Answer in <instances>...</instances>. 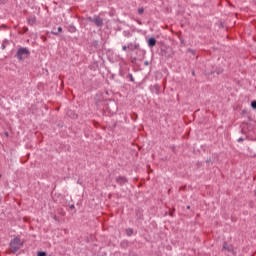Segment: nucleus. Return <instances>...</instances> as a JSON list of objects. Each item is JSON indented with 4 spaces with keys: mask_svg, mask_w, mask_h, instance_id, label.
Here are the masks:
<instances>
[{
    "mask_svg": "<svg viewBox=\"0 0 256 256\" xmlns=\"http://www.w3.org/2000/svg\"><path fill=\"white\" fill-rule=\"evenodd\" d=\"M156 44H157V40H155V38H150L148 40L149 47H155Z\"/></svg>",
    "mask_w": 256,
    "mask_h": 256,
    "instance_id": "4",
    "label": "nucleus"
},
{
    "mask_svg": "<svg viewBox=\"0 0 256 256\" xmlns=\"http://www.w3.org/2000/svg\"><path fill=\"white\" fill-rule=\"evenodd\" d=\"M94 23L97 25V27H101V25H103V20H101V18H95Z\"/></svg>",
    "mask_w": 256,
    "mask_h": 256,
    "instance_id": "5",
    "label": "nucleus"
},
{
    "mask_svg": "<svg viewBox=\"0 0 256 256\" xmlns=\"http://www.w3.org/2000/svg\"><path fill=\"white\" fill-rule=\"evenodd\" d=\"M126 235L128 237H131V235H133V229H131V228L126 229Z\"/></svg>",
    "mask_w": 256,
    "mask_h": 256,
    "instance_id": "8",
    "label": "nucleus"
},
{
    "mask_svg": "<svg viewBox=\"0 0 256 256\" xmlns=\"http://www.w3.org/2000/svg\"><path fill=\"white\" fill-rule=\"evenodd\" d=\"M122 50H123V51H127V46H123V47H122Z\"/></svg>",
    "mask_w": 256,
    "mask_h": 256,
    "instance_id": "13",
    "label": "nucleus"
},
{
    "mask_svg": "<svg viewBox=\"0 0 256 256\" xmlns=\"http://www.w3.org/2000/svg\"><path fill=\"white\" fill-rule=\"evenodd\" d=\"M29 55H31V53L29 52V49L23 48V47L19 48L16 53V57L17 59H19V61H25V59H27Z\"/></svg>",
    "mask_w": 256,
    "mask_h": 256,
    "instance_id": "1",
    "label": "nucleus"
},
{
    "mask_svg": "<svg viewBox=\"0 0 256 256\" xmlns=\"http://www.w3.org/2000/svg\"><path fill=\"white\" fill-rule=\"evenodd\" d=\"M190 53H194L193 50H189Z\"/></svg>",
    "mask_w": 256,
    "mask_h": 256,
    "instance_id": "17",
    "label": "nucleus"
},
{
    "mask_svg": "<svg viewBox=\"0 0 256 256\" xmlns=\"http://www.w3.org/2000/svg\"><path fill=\"white\" fill-rule=\"evenodd\" d=\"M37 256H47V253L41 251V252H38V253H37Z\"/></svg>",
    "mask_w": 256,
    "mask_h": 256,
    "instance_id": "9",
    "label": "nucleus"
},
{
    "mask_svg": "<svg viewBox=\"0 0 256 256\" xmlns=\"http://www.w3.org/2000/svg\"><path fill=\"white\" fill-rule=\"evenodd\" d=\"M22 245H23V242H21V239L14 238L10 242V251H12V253H17V251H19V249H21Z\"/></svg>",
    "mask_w": 256,
    "mask_h": 256,
    "instance_id": "2",
    "label": "nucleus"
},
{
    "mask_svg": "<svg viewBox=\"0 0 256 256\" xmlns=\"http://www.w3.org/2000/svg\"><path fill=\"white\" fill-rule=\"evenodd\" d=\"M187 209H191V206H187Z\"/></svg>",
    "mask_w": 256,
    "mask_h": 256,
    "instance_id": "18",
    "label": "nucleus"
},
{
    "mask_svg": "<svg viewBox=\"0 0 256 256\" xmlns=\"http://www.w3.org/2000/svg\"><path fill=\"white\" fill-rule=\"evenodd\" d=\"M223 250L224 251H232L233 250V247H231V245L227 244V243H224L223 244Z\"/></svg>",
    "mask_w": 256,
    "mask_h": 256,
    "instance_id": "6",
    "label": "nucleus"
},
{
    "mask_svg": "<svg viewBox=\"0 0 256 256\" xmlns=\"http://www.w3.org/2000/svg\"><path fill=\"white\" fill-rule=\"evenodd\" d=\"M61 31H63V28L58 27V33H61Z\"/></svg>",
    "mask_w": 256,
    "mask_h": 256,
    "instance_id": "12",
    "label": "nucleus"
},
{
    "mask_svg": "<svg viewBox=\"0 0 256 256\" xmlns=\"http://www.w3.org/2000/svg\"><path fill=\"white\" fill-rule=\"evenodd\" d=\"M70 209H75V205H70Z\"/></svg>",
    "mask_w": 256,
    "mask_h": 256,
    "instance_id": "14",
    "label": "nucleus"
},
{
    "mask_svg": "<svg viewBox=\"0 0 256 256\" xmlns=\"http://www.w3.org/2000/svg\"><path fill=\"white\" fill-rule=\"evenodd\" d=\"M59 33H57V32H54V35H58Z\"/></svg>",
    "mask_w": 256,
    "mask_h": 256,
    "instance_id": "16",
    "label": "nucleus"
},
{
    "mask_svg": "<svg viewBox=\"0 0 256 256\" xmlns=\"http://www.w3.org/2000/svg\"><path fill=\"white\" fill-rule=\"evenodd\" d=\"M117 183H120V185H123L127 182V178L120 176L116 178Z\"/></svg>",
    "mask_w": 256,
    "mask_h": 256,
    "instance_id": "3",
    "label": "nucleus"
},
{
    "mask_svg": "<svg viewBox=\"0 0 256 256\" xmlns=\"http://www.w3.org/2000/svg\"><path fill=\"white\" fill-rule=\"evenodd\" d=\"M37 21V19L35 18V16H31L29 19H28V24L29 25H35V22Z\"/></svg>",
    "mask_w": 256,
    "mask_h": 256,
    "instance_id": "7",
    "label": "nucleus"
},
{
    "mask_svg": "<svg viewBox=\"0 0 256 256\" xmlns=\"http://www.w3.org/2000/svg\"><path fill=\"white\" fill-rule=\"evenodd\" d=\"M143 8H140L139 10H138V13H139V15H143Z\"/></svg>",
    "mask_w": 256,
    "mask_h": 256,
    "instance_id": "11",
    "label": "nucleus"
},
{
    "mask_svg": "<svg viewBox=\"0 0 256 256\" xmlns=\"http://www.w3.org/2000/svg\"><path fill=\"white\" fill-rule=\"evenodd\" d=\"M251 107H252V109H256V101H252Z\"/></svg>",
    "mask_w": 256,
    "mask_h": 256,
    "instance_id": "10",
    "label": "nucleus"
},
{
    "mask_svg": "<svg viewBox=\"0 0 256 256\" xmlns=\"http://www.w3.org/2000/svg\"><path fill=\"white\" fill-rule=\"evenodd\" d=\"M241 141H243V138H239L238 139V142L241 143Z\"/></svg>",
    "mask_w": 256,
    "mask_h": 256,
    "instance_id": "15",
    "label": "nucleus"
}]
</instances>
